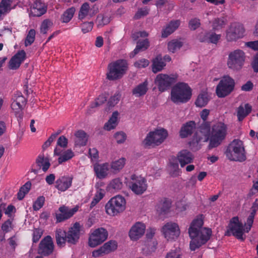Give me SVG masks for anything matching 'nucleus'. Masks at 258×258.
Here are the masks:
<instances>
[{
	"instance_id": "nucleus-1",
	"label": "nucleus",
	"mask_w": 258,
	"mask_h": 258,
	"mask_svg": "<svg viewBox=\"0 0 258 258\" xmlns=\"http://www.w3.org/2000/svg\"><path fill=\"white\" fill-rule=\"evenodd\" d=\"M203 221L201 219L194 220L188 229V234L191 241L190 249L192 251L199 248L210 238L212 234L211 229L203 228Z\"/></svg>"
},
{
	"instance_id": "nucleus-2",
	"label": "nucleus",
	"mask_w": 258,
	"mask_h": 258,
	"mask_svg": "<svg viewBox=\"0 0 258 258\" xmlns=\"http://www.w3.org/2000/svg\"><path fill=\"white\" fill-rule=\"evenodd\" d=\"M191 95V89L187 84L179 82L172 88L171 100L176 104L186 103L190 99Z\"/></svg>"
},
{
	"instance_id": "nucleus-3",
	"label": "nucleus",
	"mask_w": 258,
	"mask_h": 258,
	"mask_svg": "<svg viewBox=\"0 0 258 258\" xmlns=\"http://www.w3.org/2000/svg\"><path fill=\"white\" fill-rule=\"evenodd\" d=\"M227 134V125L222 122H217L212 126L211 136L208 149H212L220 145Z\"/></svg>"
},
{
	"instance_id": "nucleus-4",
	"label": "nucleus",
	"mask_w": 258,
	"mask_h": 258,
	"mask_svg": "<svg viewBox=\"0 0 258 258\" xmlns=\"http://www.w3.org/2000/svg\"><path fill=\"white\" fill-rule=\"evenodd\" d=\"M128 70V63L126 60L118 59L108 65L106 79L109 81H115L121 79Z\"/></svg>"
},
{
	"instance_id": "nucleus-5",
	"label": "nucleus",
	"mask_w": 258,
	"mask_h": 258,
	"mask_svg": "<svg viewBox=\"0 0 258 258\" xmlns=\"http://www.w3.org/2000/svg\"><path fill=\"white\" fill-rule=\"evenodd\" d=\"M244 152L243 142L238 139H235L228 146L225 154L231 161L242 162L246 160Z\"/></svg>"
},
{
	"instance_id": "nucleus-6",
	"label": "nucleus",
	"mask_w": 258,
	"mask_h": 258,
	"mask_svg": "<svg viewBox=\"0 0 258 258\" xmlns=\"http://www.w3.org/2000/svg\"><path fill=\"white\" fill-rule=\"evenodd\" d=\"M126 202L122 196L118 195L112 198L105 205L107 214L114 216L122 212L125 209Z\"/></svg>"
},
{
	"instance_id": "nucleus-7",
	"label": "nucleus",
	"mask_w": 258,
	"mask_h": 258,
	"mask_svg": "<svg viewBox=\"0 0 258 258\" xmlns=\"http://www.w3.org/2000/svg\"><path fill=\"white\" fill-rule=\"evenodd\" d=\"M235 81L228 75L224 76L216 88V93L219 98H224L229 95L234 90Z\"/></svg>"
},
{
	"instance_id": "nucleus-8",
	"label": "nucleus",
	"mask_w": 258,
	"mask_h": 258,
	"mask_svg": "<svg viewBox=\"0 0 258 258\" xmlns=\"http://www.w3.org/2000/svg\"><path fill=\"white\" fill-rule=\"evenodd\" d=\"M167 136L168 132L165 129L156 130L154 132H150L147 134L146 138L143 141V144L145 147L153 145L158 146L164 142Z\"/></svg>"
},
{
	"instance_id": "nucleus-9",
	"label": "nucleus",
	"mask_w": 258,
	"mask_h": 258,
	"mask_svg": "<svg viewBox=\"0 0 258 258\" xmlns=\"http://www.w3.org/2000/svg\"><path fill=\"white\" fill-rule=\"evenodd\" d=\"M177 78V74L168 75L159 74L155 79V83L157 86L159 90L163 92L170 89L172 85L176 82Z\"/></svg>"
},
{
	"instance_id": "nucleus-10",
	"label": "nucleus",
	"mask_w": 258,
	"mask_h": 258,
	"mask_svg": "<svg viewBox=\"0 0 258 258\" xmlns=\"http://www.w3.org/2000/svg\"><path fill=\"white\" fill-rule=\"evenodd\" d=\"M231 233L238 239L242 241L244 240V238L243 237V225L239 221L238 217H234L230 220L225 235L229 236Z\"/></svg>"
},
{
	"instance_id": "nucleus-11",
	"label": "nucleus",
	"mask_w": 258,
	"mask_h": 258,
	"mask_svg": "<svg viewBox=\"0 0 258 258\" xmlns=\"http://www.w3.org/2000/svg\"><path fill=\"white\" fill-rule=\"evenodd\" d=\"M244 60V53L242 50L237 49L229 54L227 64L232 70H239L241 69Z\"/></svg>"
},
{
	"instance_id": "nucleus-12",
	"label": "nucleus",
	"mask_w": 258,
	"mask_h": 258,
	"mask_svg": "<svg viewBox=\"0 0 258 258\" xmlns=\"http://www.w3.org/2000/svg\"><path fill=\"white\" fill-rule=\"evenodd\" d=\"M54 248V245L51 237L47 235L44 237L40 242L37 253L41 256H47L52 254Z\"/></svg>"
},
{
	"instance_id": "nucleus-13",
	"label": "nucleus",
	"mask_w": 258,
	"mask_h": 258,
	"mask_svg": "<svg viewBox=\"0 0 258 258\" xmlns=\"http://www.w3.org/2000/svg\"><path fill=\"white\" fill-rule=\"evenodd\" d=\"M108 237V232L104 228L96 229L89 238L88 244L91 247H94L103 242Z\"/></svg>"
},
{
	"instance_id": "nucleus-14",
	"label": "nucleus",
	"mask_w": 258,
	"mask_h": 258,
	"mask_svg": "<svg viewBox=\"0 0 258 258\" xmlns=\"http://www.w3.org/2000/svg\"><path fill=\"white\" fill-rule=\"evenodd\" d=\"M244 32V29L242 24L233 23L227 30L226 39L228 41H235L243 37Z\"/></svg>"
},
{
	"instance_id": "nucleus-15",
	"label": "nucleus",
	"mask_w": 258,
	"mask_h": 258,
	"mask_svg": "<svg viewBox=\"0 0 258 258\" xmlns=\"http://www.w3.org/2000/svg\"><path fill=\"white\" fill-rule=\"evenodd\" d=\"M164 237L167 240H172L177 238L180 234V230L178 225L175 223H167L162 228Z\"/></svg>"
},
{
	"instance_id": "nucleus-16",
	"label": "nucleus",
	"mask_w": 258,
	"mask_h": 258,
	"mask_svg": "<svg viewBox=\"0 0 258 258\" xmlns=\"http://www.w3.org/2000/svg\"><path fill=\"white\" fill-rule=\"evenodd\" d=\"M81 225L79 222H76L67 232V242L71 244H76L80 236Z\"/></svg>"
},
{
	"instance_id": "nucleus-17",
	"label": "nucleus",
	"mask_w": 258,
	"mask_h": 258,
	"mask_svg": "<svg viewBox=\"0 0 258 258\" xmlns=\"http://www.w3.org/2000/svg\"><path fill=\"white\" fill-rule=\"evenodd\" d=\"M25 58V51L24 50L19 51L10 59L9 62V68L13 70L18 69Z\"/></svg>"
},
{
	"instance_id": "nucleus-18",
	"label": "nucleus",
	"mask_w": 258,
	"mask_h": 258,
	"mask_svg": "<svg viewBox=\"0 0 258 258\" xmlns=\"http://www.w3.org/2000/svg\"><path fill=\"white\" fill-rule=\"evenodd\" d=\"M146 227L141 222H137L129 231V236L133 240L139 239L145 233Z\"/></svg>"
},
{
	"instance_id": "nucleus-19",
	"label": "nucleus",
	"mask_w": 258,
	"mask_h": 258,
	"mask_svg": "<svg viewBox=\"0 0 258 258\" xmlns=\"http://www.w3.org/2000/svg\"><path fill=\"white\" fill-rule=\"evenodd\" d=\"M198 131L201 134V137L203 139L204 142L210 141L211 136V123L210 121L202 122L198 127Z\"/></svg>"
},
{
	"instance_id": "nucleus-20",
	"label": "nucleus",
	"mask_w": 258,
	"mask_h": 258,
	"mask_svg": "<svg viewBox=\"0 0 258 258\" xmlns=\"http://www.w3.org/2000/svg\"><path fill=\"white\" fill-rule=\"evenodd\" d=\"M220 38V35H217L213 32H202L198 35V39L201 42L216 44Z\"/></svg>"
},
{
	"instance_id": "nucleus-21",
	"label": "nucleus",
	"mask_w": 258,
	"mask_h": 258,
	"mask_svg": "<svg viewBox=\"0 0 258 258\" xmlns=\"http://www.w3.org/2000/svg\"><path fill=\"white\" fill-rule=\"evenodd\" d=\"M72 180V176H60L55 181V187L61 191H64L71 186Z\"/></svg>"
},
{
	"instance_id": "nucleus-22",
	"label": "nucleus",
	"mask_w": 258,
	"mask_h": 258,
	"mask_svg": "<svg viewBox=\"0 0 258 258\" xmlns=\"http://www.w3.org/2000/svg\"><path fill=\"white\" fill-rule=\"evenodd\" d=\"M196 128V124L195 121H189L182 125L179 136L181 138H185L191 135Z\"/></svg>"
},
{
	"instance_id": "nucleus-23",
	"label": "nucleus",
	"mask_w": 258,
	"mask_h": 258,
	"mask_svg": "<svg viewBox=\"0 0 258 258\" xmlns=\"http://www.w3.org/2000/svg\"><path fill=\"white\" fill-rule=\"evenodd\" d=\"M178 160L181 166L183 167L185 165L190 163L192 162L194 156L191 153L187 150H183L178 154Z\"/></svg>"
},
{
	"instance_id": "nucleus-24",
	"label": "nucleus",
	"mask_w": 258,
	"mask_h": 258,
	"mask_svg": "<svg viewBox=\"0 0 258 258\" xmlns=\"http://www.w3.org/2000/svg\"><path fill=\"white\" fill-rule=\"evenodd\" d=\"M146 179L140 177L136 182L132 184L131 188L133 191L137 195H141L146 190L147 185L146 184Z\"/></svg>"
},
{
	"instance_id": "nucleus-25",
	"label": "nucleus",
	"mask_w": 258,
	"mask_h": 258,
	"mask_svg": "<svg viewBox=\"0 0 258 258\" xmlns=\"http://www.w3.org/2000/svg\"><path fill=\"white\" fill-rule=\"evenodd\" d=\"M180 21L179 20H172L162 31V37L166 38L172 33L179 26Z\"/></svg>"
},
{
	"instance_id": "nucleus-26",
	"label": "nucleus",
	"mask_w": 258,
	"mask_h": 258,
	"mask_svg": "<svg viewBox=\"0 0 258 258\" xmlns=\"http://www.w3.org/2000/svg\"><path fill=\"white\" fill-rule=\"evenodd\" d=\"M76 139L75 141V146H86L88 139V136L83 130H79L75 134Z\"/></svg>"
},
{
	"instance_id": "nucleus-27",
	"label": "nucleus",
	"mask_w": 258,
	"mask_h": 258,
	"mask_svg": "<svg viewBox=\"0 0 258 258\" xmlns=\"http://www.w3.org/2000/svg\"><path fill=\"white\" fill-rule=\"evenodd\" d=\"M56 244L59 247L64 246L67 240V232L61 229H57L55 232Z\"/></svg>"
},
{
	"instance_id": "nucleus-28",
	"label": "nucleus",
	"mask_w": 258,
	"mask_h": 258,
	"mask_svg": "<svg viewBox=\"0 0 258 258\" xmlns=\"http://www.w3.org/2000/svg\"><path fill=\"white\" fill-rule=\"evenodd\" d=\"M150 46V42L148 39H139L137 42V45L133 52L131 54L134 57L140 51L147 50Z\"/></svg>"
},
{
	"instance_id": "nucleus-29",
	"label": "nucleus",
	"mask_w": 258,
	"mask_h": 258,
	"mask_svg": "<svg viewBox=\"0 0 258 258\" xmlns=\"http://www.w3.org/2000/svg\"><path fill=\"white\" fill-rule=\"evenodd\" d=\"M251 106L248 103L244 105L243 107L240 105L237 108V116L239 121L242 120L251 111Z\"/></svg>"
},
{
	"instance_id": "nucleus-30",
	"label": "nucleus",
	"mask_w": 258,
	"mask_h": 258,
	"mask_svg": "<svg viewBox=\"0 0 258 258\" xmlns=\"http://www.w3.org/2000/svg\"><path fill=\"white\" fill-rule=\"evenodd\" d=\"M13 102L11 103V108L14 111L16 116L17 118L22 119L23 117V110L25 105H22V104L19 102H16V100L12 99Z\"/></svg>"
},
{
	"instance_id": "nucleus-31",
	"label": "nucleus",
	"mask_w": 258,
	"mask_h": 258,
	"mask_svg": "<svg viewBox=\"0 0 258 258\" xmlns=\"http://www.w3.org/2000/svg\"><path fill=\"white\" fill-rule=\"evenodd\" d=\"M36 163L39 168L42 167L44 172H46L50 166V163L48 158L44 157L43 155H40L36 159Z\"/></svg>"
},
{
	"instance_id": "nucleus-32",
	"label": "nucleus",
	"mask_w": 258,
	"mask_h": 258,
	"mask_svg": "<svg viewBox=\"0 0 258 258\" xmlns=\"http://www.w3.org/2000/svg\"><path fill=\"white\" fill-rule=\"evenodd\" d=\"M171 203L169 200H164L158 205L157 211L159 215H164L169 212Z\"/></svg>"
},
{
	"instance_id": "nucleus-33",
	"label": "nucleus",
	"mask_w": 258,
	"mask_h": 258,
	"mask_svg": "<svg viewBox=\"0 0 258 258\" xmlns=\"http://www.w3.org/2000/svg\"><path fill=\"white\" fill-rule=\"evenodd\" d=\"M166 66V63L163 60V59L160 55H158L153 60L152 71L154 73H157L158 72L162 71L164 67Z\"/></svg>"
},
{
	"instance_id": "nucleus-34",
	"label": "nucleus",
	"mask_w": 258,
	"mask_h": 258,
	"mask_svg": "<svg viewBox=\"0 0 258 258\" xmlns=\"http://www.w3.org/2000/svg\"><path fill=\"white\" fill-rule=\"evenodd\" d=\"M203 141V139L198 135V133H196L195 134L192 139L190 141L188 142V145L189 148L192 151H197L200 150L201 148V145L200 144V142Z\"/></svg>"
},
{
	"instance_id": "nucleus-35",
	"label": "nucleus",
	"mask_w": 258,
	"mask_h": 258,
	"mask_svg": "<svg viewBox=\"0 0 258 258\" xmlns=\"http://www.w3.org/2000/svg\"><path fill=\"white\" fill-rule=\"evenodd\" d=\"M118 115L119 113L117 111L112 113L111 116L110 117L108 121L104 124V128L105 130L110 131L115 127L117 125V119Z\"/></svg>"
},
{
	"instance_id": "nucleus-36",
	"label": "nucleus",
	"mask_w": 258,
	"mask_h": 258,
	"mask_svg": "<svg viewBox=\"0 0 258 258\" xmlns=\"http://www.w3.org/2000/svg\"><path fill=\"white\" fill-rule=\"evenodd\" d=\"M108 164L97 165L94 166V171L98 178H104L107 174Z\"/></svg>"
},
{
	"instance_id": "nucleus-37",
	"label": "nucleus",
	"mask_w": 258,
	"mask_h": 258,
	"mask_svg": "<svg viewBox=\"0 0 258 258\" xmlns=\"http://www.w3.org/2000/svg\"><path fill=\"white\" fill-rule=\"evenodd\" d=\"M31 185V182L28 181L20 188L17 194V199L19 200H22L24 198L26 195L27 194L30 190Z\"/></svg>"
},
{
	"instance_id": "nucleus-38",
	"label": "nucleus",
	"mask_w": 258,
	"mask_h": 258,
	"mask_svg": "<svg viewBox=\"0 0 258 258\" xmlns=\"http://www.w3.org/2000/svg\"><path fill=\"white\" fill-rule=\"evenodd\" d=\"M147 86L148 82L147 81H145L133 89V94L137 96H141L145 95L148 90Z\"/></svg>"
},
{
	"instance_id": "nucleus-39",
	"label": "nucleus",
	"mask_w": 258,
	"mask_h": 258,
	"mask_svg": "<svg viewBox=\"0 0 258 258\" xmlns=\"http://www.w3.org/2000/svg\"><path fill=\"white\" fill-rule=\"evenodd\" d=\"M209 101L208 95L205 92L200 93L196 100L195 104L197 106L199 107H203L205 106Z\"/></svg>"
},
{
	"instance_id": "nucleus-40",
	"label": "nucleus",
	"mask_w": 258,
	"mask_h": 258,
	"mask_svg": "<svg viewBox=\"0 0 258 258\" xmlns=\"http://www.w3.org/2000/svg\"><path fill=\"white\" fill-rule=\"evenodd\" d=\"M78 210V207H76L73 209H69L68 207L62 206L59 208L58 211L63 214L64 217H67V219L72 217Z\"/></svg>"
},
{
	"instance_id": "nucleus-41",
	"label": "nucleus",
	"mask_w": 258,
	"mask_h": 258,
	"mask_svg": "<svg viewBox=\"0 0 258 258\" xmlns=\"http://www.w3.org/2000/svg\"><path fill=\"white\" fill-rule=\"evenodd\" d=\"M182 46L183 43L181 41L174 39L168 42V49L169 51L174 53Z\"/></svg>"
},
{
	"instance_id": "nucleus-42",
	"label": "nucleus",
	"mask_w": 258,
	"mask_h": 258,
	"mask_svg": "<svg viewBox=\"0 0 258 258\" xmlns=\"http://www.w3.org/2000/svg\"><path fill=\"white\" fill-rule=\"evenodd\" d=\"M75 11L76 10L74 7L67 9L61 17L62 22L63 23H68L72 19Z\"/></svg>"
},
{
	"instance_id": "nucleus-43",
	"label": "nucleus",
	"mask_w": 258,
	"mask_h": 258,
	"mask_svg": "<svg viewBox=\"0 0 258 258\" xmlns=\"http://www.w3.org/2000/svg\"><path fill=\"white\" fill-rule=\"evenodd\" d=\"M74 156V152L71 149H68L64 151L61 155L58 158V162L59 164L67 161L72 158Z\"/></svg>"
},
{
	"instance_id": "nucleus-44",
	"label": "nucleus",
	"mask_w": 258,
	"mask_h": 258,
	"mask_svg": "<svg viewBox=\"0 0 258 258\" xmlns=\"http://www.w3.org/2000/svg\"><path fill=\"white\" fill-rule=\"evenodd\" d=\"M102 247L106 253L107 254L116 249L117 243L114 240H110L105 243Z\"/></svg>"
},
{
	"instance_id": "nucleus-45",
	"label": "nucleus",
	"mask_w": 258,
	"mask_h": 258,
	"mask_svg": "<svg viewBox=\"0 0 258 258\" xmlns=\"http://www.w3.org/2000/svg\"><path fill=\"white\" fill-rule=\"evenodd\" d=\"M90 10V6L88 3H84L81 7L79 13V19L82 20L84 19L88 14Z\"/></svg>"
},
{
	"instance_id": "nucleus-46",
	"label": "nucleus",
	"mask_w": 258,
	"mask_h": 258,
	"mask_svg": "<svg viewBox=\"0 0 258 258\" xmlns=\"http://www.w3.org/2000/svg\"><path fill=\"white\" fill-rule=\"evenodd\" d=\"M36 31L34 29H30L27 35L25 41V45L26 46L31 45L35 40Z\"/></svg>"
},
{
	"instance_id": "nucleus-47",
	"label": "nucleus",
	"mask_w": 258,
	"mask_h": 258,
	"mask_svg": "<svg viewBox=\"0 0 258 258\" xmlns=\"http://www.w3.org/2000/svg\"><path fill=\"white\" fill-rule=\"evenodd\" d=\"M125 158H121L118 160L113 161L111 163V168L112 169L119 171L122 169L125 164Z\"/></svg>"
},
{
	"instance_id": "nucleus-48",
	"label": "nucleus",
	"mask_w": 258,
	"mask_h": 258,
	"mask_svg": "<svg viewBox=\"0 0 258 258\" xmlns=\"http://www.w3.org/2000/svg\"><path fill=\"white\" fill-rule=\"evenodd\" d=\"M47 7H41L40 9H32L30 15L33 17H40L46 12Z\"/></svg>"
},
{
	"instance_id": "nucleus-49",
	"label": "nucleus",
	"mask_w": 258,
	"mask_h": 258,
	"mask_svg": "<svg viewBox=\"0 0 258 258\" xmlns=\"http://www.w3.org/2000/svg\"><path fill=\"white\" fill-rule=\"evenodd\" d=\"M45 198L43 196L39 197L33 205V208L34 211H38L44 205Z\"/></svg>"
},
{
	"instance_id": "nucleus-50",
	"label": "nucleus",
	"mask_w": 258,
	"mask_h": 258,
	"mask_svg": "<svg viewBox=\"0 0 258 258\" xmlns=\"http://www.w3.org/2000/svg\"><path fill=\"white\" fill-rule=\"evenodd\" d=\"M52 25V23L48 19L44 20L40 27V32L41 33L45 34L47 33L49 28Z\"/></svg>"
},
{
	"instance_id": "nucleus-51",
	"label": "nucleus",
	"mask_w": 258,
	"mask_h": 258,
	"mask_svg": "<svg viewBox=\"0 0 258 258\" xmlns=\"http://www.w3.org/2000/svg\"><path fill=\"white\" fill-rule=\"evenodd\" d=\"M43 230L39 228H34L33 232V242L36 243L41 237Z\"/></svg>"
},
{
	"instance_id": "nucleus-52",
	"label": "nucleus",
	"mask_w": 258,
	"mask_h": 258,
	"mask_svg": "<svg viewBox=\"0 0 258 258\" xmlns=\"http://www.w3.org/2000/svg\"><path fill=\"white\" fill-rule=\"evenodd\" d=\"M121 95L119 92H116L113 96L111 97L108 102L109 107L114 106L119 101Z\"/></svg>"
},
{
	"instance_id": "nucleus-53",
	"label": "nucleus",
	"mask_w": 258,
	"mask_h": 258,
	"mask_svg": "<svg viewBox=\"0 0 258 258\" xmlns=\"http://www.w3.org/2000/svg\"><path fill=\"white\" fill-rule=\"evenodd\" d=\"M12 99L16 100V102H19L22 104V105H26L27 99L22 95L21 92H17L13 96Z\"/></svg>"
},
{
	"instance_id": "nucleus-54",
	"label": "nucleus",
	"mask_w": 258,
	"mask_h": 258,
	"mask_svg": "<svg viewBox=\"0 0 258 258\" xmlns=\"http://www.w3.org/2000/svg\"><path fill=\"white\" fill-rule=\"evenodd\" d=\"M107 100V97L105 95L101 94L96 99L95 102L92 104L91 107L94 108L100 106L104 103Z\"/></svg>"
},
{
	"instance_id": "nucleus-55",
	"label": "nucleus",
	"mask_w": 258,
	"mask_h": 258,
	"mask_svg": "<svg viewBox=\"0 0 258 258\" xmlns=\"http://www.w3.org/2000/svg\"><path fill=\"white\" fill-rule=\"evenodd\" d=\"M118 144H122L125 142L126 139V135L122 131L118 132L114 136Z\"/></svg>"
},
{
	"instance_id": "nucleus-56",
	"label": "nucleus",
	"mask_w": 258,
	"mask_h": 258,
	"mask_svg": "<svg viewBox=\"0 0 258 258\" xmlns=\"http://www.w3.org/2000/svg\"><path fill=\"white\" fill-rule=\"evenodd\" d=\"M225 25V23L223 18H216L213 22V29L218 30L222 28Z\"/></svg>"
},
{
	"instance_id": "nucleus-57",
	"label": "nucleus",
	"mask_w": 258,
	"mask_h": 258,
	"mask_svg": "<svg viewBox=\"0 0 258 258\" xmlns=\"http://www.w3.org/2000/svg\"><path fill=\"white\" fill-rule=\"evenodd\" d=\"M122 183L119 178H115L113 179L110 183V187L114 190H119L122 188Z\"/></svg>"
},
{
	"instance_id": "nucleus-58",
	"label": "nucleus",
	"mask_w": 258,
	"mask_h": 258,
	"mask_svg": "<svg viewBox=\"0 0 258 258\" xmlns=\"http://www.w3.org/2000/svg\"><path fill=\"white\" fill-rule=\"evenodd\" d=\"M5 5V6H3L1 5V7H0V11H3V12L6 13L8 11H10L11 8V4L12 3V0H2L0 3H3Z\"/></svg>"
},
{
	"instance_id": "nucleus-59",
	"label": "nucleus",
	"mask_w": 258,
	"mask_h": 258,
	"mask_svg": "<svg viewBox=\"0 0 258 258\" xmlns=\"http://www.w3.org/2000/svg\"><path fill=\"white\" fill-rule=\"evenodd\" d=\"M170 167L172 170L171 173L172 176H176L178 175V163L176 159H174L172 161H170Z\"/></svg>"
},
{
	"instance_id": "nucleus-60",
	"label": "nucleus",
	"mask_w": 258,
	"mask_h": 258,
	"mask_svg": "<svg viewBox=\"0 0 258 258\" xmlns=\"http://www.w3.org/2000/svg\"><path fill=\"white\" fill-rule=\"evenodd\" d=\"M200 20L198 18L192 19L188 23V27L191 30H195L200 26Z\"/></svg>"
},
{
	"instance_id": "nucleus-61",
	"label": "nucleus",
	"mask_w": 258,
	"mask_h": 258,
	"mask_svg": "<svg viewBox=\"0 0 258 258\" xmlns=\"http://www.w3.org/2000/svg\"><path fill=\"white\" fill-rule=\"evenodd\" d=\"M97 20L99 22V25L102 26L106 25L110 22V17L102 14H100L97 16Z\"/></svg>"
},
{
	"instance_id": "nucleus-62",
	"label": "nucleus",
	"mask_w": 258,
	"mask_h": 258,
	"mask_svg": "<svg viewBox=\"0 0 258 258\" xmlns=\"http://www.w3.org/2000/svg\"><path fill=\"white\" fill-rule=\"evenodd\" d=\"M254 217H252V215H249L246 220V225L245 228H243V232L248 233L252 226Z\"/></svg>"
},
{
	"instance_id": "nucleus-63",
	"label": "nucleus",
	"mask_w": 258,
	"mask_h": 258,
	"mask_svg": "<svg viewBox=\"0 0 258 258\" xmlns=\"http://www.w3.org/2000/svg\"><path fill=\"white\" fill-rule=\"evenodd\" d=\"M149 61L143 58L135 62L134 66L138 68H146L149 64Z\"/></svg>"
},
{
	"instance_id": "nucleus-64",
	"label": "nucleus",
	"mask_w": 258,
	"mask_h": 258,
	"mask_svg": "<svg viewBox=\"0 0 258 258\" xmlns=\"http://www.w3.org/2000/svg\"><path fill=\"white\" fill-rule=\"evenodd\" d=\"M148 14V11L147 9H140L136 13L134 18L136 20L139 19L142 17L147 16Z\"/></svg>"
}]
</instances>
